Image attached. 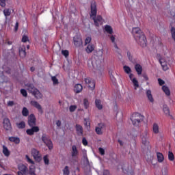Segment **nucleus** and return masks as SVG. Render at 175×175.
Here are the masks:
<instances>
[{
	"label": "nucleus",
	"mask_w": 175,
	"mask_h": 175,
	"mask_svg": "<svg viewBox=\"0 0 175 175\" xmlns=\"http://www.w3.org/2000/svg\"><path fill=\"white\" fill-rule=\"evenodd\" d=\"M133 34L134 35L137 43H138L141 47H147V38L144 33L142 31V29L139 27L133 28Z\"/></svg>",
	"instance_id": "obj_1"
},
{
	"label": "nucleus",
	"mask_w": 175,
	"mask_h": 175,
	"mask_svg": "<svg viewBox=\"0 0 175 175\" xmlns=\"http://www.w3.org/2000/svg\"><path fill=\"white\" fill-rule=\"evenodd\" d=\"M27 120V124L31 129L26 130V133L29 135V136H32L35 133L39 132L40 129H39V126H36V118L34 114L31 113L28 116Z\"/></svg>",
	"instance_id": "obj_2"
},
{
	"label": "nucleus",
	"mask_w": 175,
	"mask_h": 175,
	"mask_svg": "<svg viewBox=\"0 0 175 175\" xmlns=\"http://www.w3.org/2000/svg\"><path fill=\"white\" fill-rule=\"evenodd\" d=\"M131 120L134 126H139L140 122L144 120V116L139 113H134L132 114Z\"/></svg>",
	"instance_id": "obj_3"
},
{
	"label": "nucleus",
	"mask_w": 175,
	"mask_h": 175,
	"mask_svg": "<svg viewBox=\"0 0 175 175\" xmlns=\"http://www.w3.org/2000/svg\"><path fill=\"white\" fill-rule=\"evenodd\" d=\"M27 90L30 94H32L36 99H42L43 95H42V93H40L39 90L35 88L32 84H29L27 85Z\"/></svg>",
	"instance_id": "obj_4"
},
{
	"label": "nucleus",
	"mask_w": 175,
	"mask_h": 175,
	"mask_svg": "<svg viewBox=\"0 0 175 175\" xmlns=\"http://www.w3.org/2000/svg\"><path fill=\"white\" fill-rule=\"evenodd\" d=\"M42 141L43 142V143H44V144H46L49 150H53V142H51V139L49 136H47V135L42 134Z\"/></svg>",
	"instance_id": "obj_5"
},
{
	"label": "nucleus",
	"mask_w": 175,
	"mask_h": 175,
	"mask_svg": "<svg viewBox=\"0 0 175 175\" xmlns=\"http://www.w3.org/2000/svg\"><path fill=\"white\" fill-rule=\"evenodd\" d=\"M88 66L91 69H98L100 66L99 61L95 59H89L88 62Z\"/></svg>",
	"instance_id": "obj_6"
},
{
	"label": "nucleus",
	"mask_w": 175,
	"mask_h": 175,
	"mask_svg": "<svg viewBox=\"0 0 175 175\" xmlns=\"http://www.w3.org/2000/svg\"><path fill=\"white\" fill-rule=\"evenodd\" d=\"M31 155L36 162L42 161V154L36 148L31 149Z\"/></svg>",
	"instance_id": "obj_7"
},
{
	"label": "nucleus",
	"mask_w": 175,
	"mask_h": 175,
	"mask_svg": "<svg viewBox=\"0 0 175 175\" xmlns=\"http://www.w3.org/2000/svg\"><path fill=\"white\" fill-rule=\"evenodd\" d=\"M73 44L74 46L79 49V47H81L83 46V39L80 36H75L73 37Z\"/></svg>",
	"instance_id": "obj_8"
},
{
	"label": "nucleus",
	"mask_w": 175,
	"mask_h": 175,
	"mask_svg": "<svg viewBox=\"0 0 175 175\" xmlns=\"http://www.w3.org/2000/svg\"><path fill=\"white\" fill-rule=\"evenodd\" d=\"M90 17H96V14L98 13V8H96V2L95 1H92L91 2V5H90Z\"/></svg>",
	"instance_id": "obj_9"
},
{
	"label": "nucleus",
	"mask_w": 175,
	"mask_h": 175,
	"mask_svg": "<svg viewBox=\"0 0 175 175\" xmlns=\"http://www.w3.org/2000/svg\"><path fill=\"white\" fill-rule=\"evenodd\" d=\"M122 169L124 174H128V175L135 174V172H133V170H132V167L129 166V164H125L124 166L122 167Z\"/></svg>",
	"instance_id": "obj_10"
},
{
	"label": "nucleus",
	"mask_w": 175,
	"mask_h": 175,
	"mask_svg": "<svg viewBox=\"0 0 175 175\" xmlns=\"http://www.w3.org/2000/svg\"><path fill=\"white\" fill-rule=\"evenodd\" d=\"M18 175H24L27 174V172H28V167L25 166L24 164H19L18 166Z\"/></svg>",
	"instance_id": "obj_11"
},
{
	"label": "nucleus",
	"mask_w": 175,
	"mask_h": 175,
	"mask_svg": "<svg viewBox=\"0 0 175 175\" xmlns=\"http://www.w3.org/2000/svg\"><path fill=\"white\" fill-rule=\"evenodd\" d=\"M92 18L94 21L96 27H99L103 23V18H102V16L100 15L92 16Z\"/></svg>",
	"instance_id": "obj_12"
},
{
	"label": "nucleus",
	"mask_w": 175,
	"mask_h": 175,
	"mask_svg": "<svg viewBox=\"0 0 175 175\" xmlns=\"http://www.w3.org/2000/svg\"><path fill=\"white\" fill-rule=\"evenodd\" d=\"M146 162H148V163H151V165H152L153 166H155V165H157V159H155L154 158V155H152L151 154H148L146 155Z\"/></svg>",
	"instance_id": "obj_13"
},
{
	"label": "nucleus",
	"mask_w": 175,
	"mask_h": 175,
	"mask_svg": "<svg viewBox=\"0 0 175 175\" xmlns=\"http://www.w3.org/2000/svg\"><path fill=\"white\" fill-rule=\"evenodd\" d=\"M159 61V64L161 65L163 70L166 72V70H169V66H167V62H166L165 58L160 57Z\"/></svg>",
	"instance_id": "obj_14"
},
{
	"label": "nucleus",
	"mask_w": 175,
	"mask_h": 175,
	"mask_svg": "<svg viewBox=\"0 0 175 175\" xmlns=\"http://www.w3.org/2000/svg\"><path fill=\"white\" fill-rule=\"evenodd\" d=\"M30 104L31 106H33V107L37 109L38 110L39 113H40V114H43V109H42V105H40V104H39V103H38L36 100H31L30 102Z\"/></svg>",
	"instance_id": "obj_15"
},
{
	"label": "nucleus",
	"mask_w": 175,
	"mask_h": 175,
	"mask_svg": "<svg viewBox=\"0 0 175 175\" xmlns=\"http://www.w3.org/2000/svg\"><path fill=\"white\" fill-rule=\"evenodd\" d=\"M75 131H76L77 136H83L84 129H83V126L77 124L75 125Z\"/></svg>",
	"instance_id": "obj_16"
},
{
	"label": "nucleus",
	"mask_w": 175,
	"mask_h": 175,
	"mask_svg": "<svg viewBox=\"0 0 175 175\" xmlns=\"http://www.w3.org/2000/svg\"><path fill=\"white\" fill-rule=\"evenodd\" d=\"M3 128L5 131H10L12 129V124H10V120L9 118H5L3 120Z\"/></svg>",
	"instance_id": "obj_17"
},
{
	"label": "nucleus",
	"mask_w": 175,
	"mask_h": 175,
	"mask_svg": "<svg viewBox=\"0 0 175 175\" xmlns=\"http://www.w3.org/2000/svg\"><path fill=\"white\" fill-rule=\"evenodd\" d=\"M79 155V150H77V146L76 145H73L72 146L71 150V157L72 158H76Z\"/></svg>",
	"instance_id": "obj_18"
},
{
	"label": "nucleus",
	"mask_w": 175,
	"mask_h": 175,
	"mask_svg": "<svg viewBox=\"0 0 175 175\" xmlns=\"http://www.w3.org/2000/svg\"><path fill=\"white\" fill-rule=\"evenodd\" d=\"M81 91H83V85L80 83L76 84L74 88V92L75 94H80Z\"/></svg>",
	"instance_id": "obj_19"
},
{
	"label": "nucleus",
	"mask_w": 175,
	"mask_h": 175,
	"mask_svg": "<svg viewBox=\"0 0 175 175\" xmlns=\"http://www.w3.org/2000/svg\"><path fill=\"white\" fill-rule=\"evenodd\" d=\"M19 55L21 58H25V55H27V52H25V46H23L19 48Z\"/></svg>",
	"instance_id": "obj_20"
},
{
	"label": "nucleus",
	"mask_w": 175,
	"mask_h": 175,
	"mask_svg": "<svg viewBox=\"0 0 175 175\" xmlns=\"http://www.w3.org/2000/svg\"><path fill=\"white\" fill-rule=\"evenodd\" d=\"M110 40L113 44V47L116 49V52L118 53V46H117V43L116 42V36L111 35L109 36Z\"/></svg>",
	"instance_id": "obj_21"
},
{
	"label": "nucleus",
	"mask_w": 175,
	"mask_h": 175,
	"mask_svg": "<svg viewBox=\"0 0 175 175\" xmlns=\"http://www.w3.org/2000/svg\"><path fill=\"white\" fill-rule=\"evenodd\" d=\"M103 128H105V125L102 123L98 124V127H96V133H97V135H103Z\"/></svg>",
	"instance_id": "obj_22"
},
{
	"label": "nucleus",
	"mask_w": 175,
	"mask_h": 175,
	"mask_svg": "<svg viewBox=\"0 0 175 175\" xmlns=\"http://www.w3.org/2000/svg\"><path fill=\"white\" fill-rule=\"evenodd\" d=\"M94 50H95V46L92 44H89L85 49V51L88 53V54L92 53Z\"/></svg>",
	"instance_id": "obj_23"
},
{
	"label": "nucleus",
	"mask_w": 175,
	"mask_h": 175,
	"mask_svg": "<svg viewBox=\"0 0 175 175\" xmlns=\"http://www.w3.org/2000/svg\"><path fill=\"white\" fill-rule=\"evenodd\" d=\"M8 140L12 143H14L15 144H20V138L17 137H10Z\"/></svg>",
	"instance_id": "obj_24"
},
{
	"label": "nucleus",
	"mask_w": 175,
	"mask_h": 175,
	"mask_svg": "<svg viewBox=\"0 0 175 175\" xmlns=\"http://www.w3.org/2000/svg\"><path fill=\"white\" fill-rule=\"evenodd\" d=\"M135 69L137 73V75H142V72H143V67L142 65L137 64L135 65Z\"/></svg>",
	"instance_id": "obj_25"
},
{
	"label": "nucleus",
	"mask_w": 175,
	"mask_h": 175,
	"mask_svg": "<svg viewBox=\"0 0 175 175\" xmlns=\"http://www.w3.org/2000/svg\"><path fill=\"white\" fill-rule=\"evenodd\" d=\"M157 161L159 163H162L163 161H165V157L163 154L159 152H157Z\"/></svg>",
	"instance_id": "obj_26"
},
{
	"label": "nucleus",
	"mask_w": 175,
	"mask_h": 175,
	"mask_svg": "<svg viewBox=\"0 0 175 175\" xmlns=\"http://www.w3.org/2000/svg\"><path fill=\"white\" fill-rule=\"evenodd\" d=\"M3 13L5 16V19L12 14V10L10 8H5L3 10Z\"/></svg>",
	"instance_id": "obj_27"
},
{
	"label": "nucleus",
	"mask_w": 175,
	"mask_h": 175,
	"mask_svg": "<svg viewBox=\"0 0 175 175\" xmlns=\"http://www.w3.org/2000/svg\"><path fill=\"white\" fill-rule=\"evenodd\" d=\"M152 131L153 133L155 135H158L159 133V126H158V124L154 123L152 125Z\"/></svg>",
	"instance_id": "obj_28"
},
{
	"label": "nucleus",
	"mask_w": 175,
	"mask_h": 175,
	"mask_svg": "<svg viewBox=\"0 0 175 175\" xmlns=\"http://www.w3.org/2000/svg\"><path fill=\"white\" fill-rule=\"evenodd\" d=\"M3 154L5 155V157H10V151L9 149H8V147L6 146H3Z\"/></svg>",
	"instance_id": "obj_29"
},
{
	"label": "nucleus",
	"mask_w": 175,
	"mask_h": 175,
	"mask_svg": "<svg viewBox=\"0 0 175 175\" xmlns=\"http://www.w3.org/2000/svg\"><path fill=\"white\" fill-rule=\"evenodd\" d=\"M95 105H96V107L98 109V110H102L103 109V105H102L100 103V100L98 98L95 100Z\"/></svg>",
	"instance_id": "obj_30"
},
{
	"label": "nucleus",
	"mask_w": 175,
	"mask_h": 175,
	"mask_svg": "<svg viewBox=\"0 0 175 175\" xmlns=\"http://www.w3.org/2000/svg\"><path fill=\"white\" fill-rule=\"evenodd\" d=\"M105 30L107 33H109V35H113V28L111 27V26L106 25L105 26Z\"/></svg>",
	"instance_id": "obj_31"
},
{
	"label": "nucleus",
	"mask_w": 175,
	"mask_h": 175,
	"mask_svg": "<svg viewBox=\"0 0 175 175\" xmlns=\"http://www.w3.org/2000/svg\"><path fill=\"white\" fill-rule=\"evenodd\" d=\"M146 96L150 102H151L152 103V102H154V98L152 97V94H151V90H149L146 91Z\"/></svg>",
	"instance_id": "obj_32"
},
{
	"label": "nucleus",
	"mask_w": 175,
	"mask_h": 175,
	"mask_svg": "<svg viewBox=\"0 0 175 175\" xmlns=\"http://www.w3.org/2000/svg\"><path fill=\"white\" fill-rule=\"evenodd\" d=\"M142 144H144V146H147L148 144H150V142L147 141V134L142 137Z\"/></svg>",
	"instance_id": "obj_33"
},
{
	"label": "nucleus",
	"mask_w": 175,
	"mask_h": 175,
	"mask_svg": "<svg viewBox=\"0 0 175 175\" xmlns=\"http://www.w3.org/2000/svg\"><path fill=\"white\" fill-rule=\"evenodd\" d=\"M163 110L165 116H170V109H169V107H167L166 105H164L163 106Z\"/></svg>",
	"instance_id": "obj_34"
},
{
	"label": "nucleus",
	"mask_w": 175,
	"mask_h": 175,
	"mask_svg": "<svg viewBox=\"0 0 175 175\" xmlns=\"http://www.w3.org/2000/svg\"><path fill=\"white\" fill-rule=\"evenodd\" d=\"M22 115L23 116V117H28V116L29 115V111L27 107H24L23 108Z\"/></svg>",
	"instance_id": "obj_35"
},
{
	"label": "nucleus",
	"mask_w": 175,
	"mask_h": 175,
	"mask_svg": "<svg viewBox=\"0 0 175 175\" xmlns=\"http://www.w3.org/2000/svg\"><path fill=\"white\" fill-rule=\"evenodd\" d=\"M162 90L163 92H165V95H167V96H170V90H169V88H167L165 85H163L162 87Z\"/></svg>",
	"instance_id": "obj_36"
},
{
	"label": "nucleus",
	"mask_w": 175,
	"mask_h": 175,
	"mask_svg": "<svg viewBox=\"0 0 175 175\" xmlns=\"http://www.w3.org/2000/svg\"><path fill=\"white\" fill-rule=\"evenodd\" d=\"M16 126L18 129H24V128H25V122L22 121L19 123H16Z\"/></svg>",
	"instance_id": "obj_37"
},
{
	"label": "nucleus",
	"mask_w": 175,
	"mask_h": 175,
	"mask_svg": "<svg viewBox=\"0 0 175 175\" xmlns=\"http://www.w3.org/2000/svg\"><path fill=\"white\" fill-rule=\"evenodd\" d=\"M83 106L85 110L90 107V101H88V98H84L83 99Z\"/></svg>",
	"instance_id": "obj_38"
},
{
	"label": "nucleus",
	"mask_w": 175,
	"mask_h": 175,
	"mask_svg": "<svg viewBox=\"0 0 175 175\" xmlns=\"http://www.w3.org/2000/svg\"><path fill=\"white\" fill-rule=\"evenodd\" d=\"M132 83H133V85L135 87V90H137L139 88V81L136 78H133L132 80Z\"/></svg>",
	"instance_id": "obj_39"
},
{
	"label": "nucleus",
	"mask_w": 175,
	"mask_h": 175,
	"mask_svg": "<svg viewBox=\"0 0 175 175\" xmlns=\"http://www.w3.org/2000/svg\"><path fill=\"white\" fill-rule=\"evenodd\" d=\"M44 165H50V159H49V154H46L43 157Z\"/></svg>",
	"instance_id": "obj_40"
},
{
	"label": "nucleus",
	"mask_w": 175,
	"mask_h": 175,
	"mask_svg": "<svg viewBox=\"0 0 175 175\" xmlns=\"http://www.w3.org/2000/svg\"><path fill=\"white\" fill-rule=\"evenodd\" d=\"M70 171H69V166L66 165L63 170V175H70Z\"/></svg>",
	"instance_id": "obj_41"
},
{
	"label": "nucleus",
	"mask_w": 175,
	"mask_h": 175,
	"mask_svg": "<svg viewBox=\"0 0 175 175\" xmlns=\"http://www.w3.org/2000/svg\"><path fill=\"white\" fill-rule=\"evenodd\" d=\"M123 68H124L125 73H127V75H129V73H131V72H132V70L128 66H124Z\"/></svg>",
	"instance_id": "obj_42"
},
{
	"label": "nucleus",
	"mask_w": 175,
	"mask_h": 175,
	"mask_svg": "<svg viewBox=\"0 0 175 175\" xmlns=\"http://www.w3.org/2000/svg\"><path fill=\"white\" fill-rule=\"evenodd\" d=\"M51 80L53 83V85H57V84L59 83V82L58 81V79H57V77L55 76L52 77Z\"/></svg>",
	"instance_id": "obj_43"
},
{
	"label": "nucleus",
	"mask_w": 175,
	"mask_h": 175,
	"mask_svg": "<svg viewBox=\"0 0 175 175\" xmlns=\"http://www.w3.org/2000/svg\"><path fill=\"white\" fill-rule=\"evenodd\" d=\"M84 121H85L84 124L85 125V126H88V128H91V122H90V119L85 118Z\"/></svg>",
	"instance_id": "obj_44"
},
{
	"label": "nucleus",
	"mask_w": 175,
	"mask_h": 175,
	"mask_svg": "<svg viewBox=\"0 0 175 175\" xmlns=\"http://www.w3.org/2000/svg\"><path fill=\"white\" fill-rule=\"evenodd\" d=\"M3 72L5 73H8V75H10V68L9 67H7L5 65L3 66Z\"/></svg>",
	"instance_id": "obj_45"
},
{
	"label": "nucleus",
	"mask_w": 175,
	"mask_h": 175,
	"mask_svg": "<svg viewBox=\"0 0 175 175\" xmlns=\"http://www.w3.org/2000/svg\"><path fill=\"white\" fill-rule=\"evenodd\" d=\"M168 159L169 161H174V154H173V152H168Z\"/></svg>",
	"instance_id": "obj_46"
},
{
	"label": "nucleus",
	"mask_w": 175,
	"mask_h": 175,
	"mask_svg": "<svg viewBox=\"0 0 175 175\" xmlns=\"http://www.w3.org/2000/svg\"><path fill=\"white\" fill-rule=\"evenodd\" d=\"M21 94L25 98H27V96H28V92H27V90H25V89H21Z\"/></svg>",
	"instance_id": "obj_47"
},
{
	"label": "nucleus",
	"mask_w": 175,
	"mask_h": 175,
	"mask_svg": "<svg viewBox=\"0 0 175 175\" xmlns=\"http://www.w3.org/2000/svg\"><path fill=\"white\" fill-rule=\"evenodd\" d=\"M76 109H77V105H70L69 107L70 112L73 113L76 111Z\"/></svg>",
	"instance_id": "obj_48"
},
{
	"label": "nucleus",
	"mask_w": 175,
	"mask_h": 175,
	"mask_svg": "<svg viewBox=\"0 0 175 175\" xmlns=\"http://www.w3.org/2000/svg\"><path fill=\"white\" fill-rule=\"evenodd\" d=\"M22 42L23 43H27V42H29V38H28V36L24 35L22 38Z\"/></svg>",
	"instance_id": "obj_49"
},
{
	"label": "nucleus",
	"mask_w": 175,
	"mask_h": 175,
	"mask_svg": "<svg viewBox=\"0 0 175 175\" xmlns=\"http://www.w3.org/2000/svg\"><path fill=\"white\" fill-rule=\"evenodd\" d=\"M91 40H92V38L91 37H87L85 40V46H87V44H90V43H91Z\"/></svg>",
	"instance_id": "obj_50"
},
{
	"label": "nucleus",
	"mask_w": 175,
	"mask_h": 175,
	"mask_svg": "<svg viewBox=\"0 0 175 175\" xmlns=\"http://www.w3.org/2000/svg\"><path fill=\"white\" fill-rule=\"evenodd\" d=\"M25 158L27 159V162H28V163H31V165H35V162L32 161V159H31V158H29V156L26 155Z\"/></svg>",
	"instance_id": "obj_51"
},
{
	"label": "nucleus",
	"mask_w": 175,
	"mask_h": 175,
	"mask_svg": "<svg viewBox=\"0 0 175 175\" xmlns=\"http://www.w3.org/2000/svg\"><path fill=\"white\" fill-rule=\"evenodd\" d=\"M109 75L110 76V79H111V81H113V83H116V79L114 77V76H113V72L112 71H109Z\"/></svg>",
	"instance_id": "obj_52"
},
{
	"label": "nucleus",
	"mask_w": 175,
	"mask_h": 175,
	"mask_svg": "<svg viewBox=\"0 0 175 175\" xmlns=\"http://www.w3.org/2000/svg\"><path fill=\"white\" fill-rule=\"evenodd\" d=\"M88 87H89V88H91L92 90H94L95 89V81H94V80H93L89 85H88Z\"/></svg>",
	"instance_id": "obj_53"
},
{
	"label": "nucleus",
	"mask_w": 175,
	"mask_h": 175,
	"mask_svg": "<svg viewBox=\"0 0 175 175\" xmlns=\"http://www.w3.org/2000/svg\"><path fill=\"white\" fill-rule=\"evenodd\" d=\"M0 6L1 8H5L6 7V0H0Z\"/></svg>",
	"instance_id": "obj_54"
},
{
	"label": "nucleus",
	"mask_w": 175,
	"mask_h": 175,
	"mask_svg": "<svg viewBox=\"0 0 175 175\" xmlns=\"http://www.w3.org/2000/svg\"><path fill=\"white\" fill-rule=\"evenodd\" d=\"M92 79L91 78H85V84H87V85H88L89 84H91V82L92 81Z\"/></svg>",
	"instance_id": "obj_55"
},
{
	"label": "nucleus",
	"mask_w": 175,
	"mask_h": 175,
	"mask_svg": "<svg viewBox=\"0 0 175 175\" xmlns=\"http://www.w3.org/2000/svg\"><path fill=\"white\" fill-rule=\"evenodd\" d=\"M62 54L64 55V57H69V51L68 50H64L62 51Z\"/></svg>",
	"instance_id": "obj_56"
},
{
	"label": "nucleus",
	"mask_w": 175,
	"mask_h": 175,
	"mask_svg": "<svg viewBox=\"0 0 175 175\" xmlns=\"http://www.w3.org/2000/svg\"><path fill=\"white\" fill-rule=\"evenodd\" d=\"M82 144H83L85 146H88V141H87V139H85V137H83L82 139Z\"/></svg>",
	"instance_id": "obj_57"
},
{
	"label": "nucleus",
	"mask_w": 175,
	"mask_h": 175,
	"mask_svg": "<svg viewBox=\"0 0 175 175\" xmlns=\"http://www.w3.org/2000/svg\"><path fill=\"white\" fill-rule=\"evenodd\" d=\"M97 53L98 54V55H97V57H98V58L103 57V50L98 51Z\"/></svg>",
	"instance_id": "obj_58"
},
{
	"label": "nucleus",
	"mask_w": 175,
	"mask_h": 175,
	"mask_svg": "<svg viewBox=\"0 0 175 175\" xmlns=\"http://www.w3.org/2000/svg\"><path fill=\"white\" fill-rule=\"evenodd\" d=\"M127 57H128L129 61L133 60V57H132V55L131 54L130 51H127Z\"/></svg>",
	"instance_id": "obj_59"
},
{
	"label": "nucleus",
	"mask_w": 175,
	"mask_h": 175,
	"mask_svg": "<svg viewBox=\"0 0 175 175\" xmlns=\"http://www.w3.org/2000/svg\"><path fill=\"white\" fill-rule=\"evenodd\" d=\"M7 105L10 107H12V106H14V101H8Z\"/></svg>",
	"instance_id": "obj_60"
},
{
	"label": "nucleus",
	"mask_w": 175,
	"mask_h": 175,
	"mask_svg": "<svg viewBox=\"0 0 175 175\" xmlns=\"http://www.w3.org/2000/svg\"><path fill=\"white\" fill-rule=\"evenodd\" d=\"M98 151L100 155H105V149H103V148H99Z\"/></svg>",
	"instance_id": "obj_61"
},
{
	"label": "nucleus",
	"mask_w": 175,
	"mask_h": 175,
	"mask_svg": "<svg viewBox=\"0 0 175 175\" xmlns=\"http://www.w3.org/2000/svg\"><path fill=\"white\" fill-rule=\"evenodd\" d=\"M158 82L159 85H163V84H165V81L162 80L161 78L158 79Z\"/></svg>",
	"instance_id": "obj_62"
},
{
	"label": "nucleus",
	"mask_w": 175,
	"mask_h": 175,
	"mask_svg": "<svg viewBox=\"0 0 175 175\" xmlns=\"http://www.w3.org/2000/svg\"><path fill=\"white\" fill-rule=\"evenodd\" d=\"M34 174H35V169L30 167L29 171V174L32 175Z\"/></svg>",
	"instance_id": "obj_63"
},
{
	"label": "nucleus",
	"mask_w": 175,
	"mask_h": 175,
	"mask_svg": "<svg viewBox=\"0 0 175 175\" xmlns=\"http://www.w3.org/2000/svg\"><path fill=\"white\" fill-rule=\"evenodd\" d=\"M103 175H110V172H109L107 170H105L103 172Z\"/></svg>",
	"instance_id": "obj_64"
}]
</instances>
